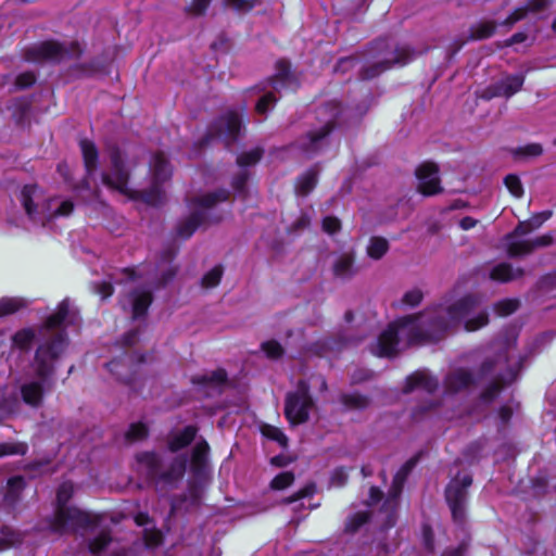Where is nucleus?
I'll return each instance as SVG.
<instances>
[{"instance_id": "1", "label": "nucleus", "mask_w": 556, "mask_h": 556, "mask_svg": "<svg viewBox=\"0 0 556 556\" xmlns=\"http://www.w3.org/2000/svg\"><path fill=\"white\" fill-rule=\"evenodd\" d=\"M109 170L101 173V181L105 187L132 200H141L149 205L156 206L164 202L165 193L160 185L172 175L169 163L164 153L157 152L152 156L150 166L154 181L148 190H132L128 187L130 169L126 165L123 151L117 146L109 148Z\"/></svg>"}, {"instance_id": "2", "label": "nucleus", "mask_w": 556, "mask_h": 556, "mask_svg": "<svg viewBox=\"0 0 556 556\" xmlns=\"http://www.w3.org/2000/svg\"><path fill=\"white\" fill-rule=\"evenodd\" d=\"M67 344V333L65 330H60L37 346L31 363L37 380L26 382L20 389L22 401L29 407H40L46 392L53 388L56 362Z\"/></svg>"}, {"instance_id": "3", "label": "nucleus", "mask_w": 556, "mask_h": 556, "mask_svg": "<svg viewBox=\"0 0 556 556\" xmlns=\"http://www.w3.org/2000/svg\"><path fill=\"white\" fill-rule=\"evenodd\" d=\"M73 492V484L71 482H63L56 491V508L54 514L47 517L43 522L36 525L33 530L38 533L48 531L62 535L70 529L76 531L78 529L97 528L102 521L101 515L92 514L75 506H67Z\"/></svg>"}, {"instance_id": "4", "label": "nucleus", "mask_w": 556, "mask_h": 556, "mask_svg": "<svg viewBox=\"0 0 556 556\" xmlns=\"http://www.w3.org/2000/svg\"><path fill=\"white\" fill-rule=\"evenodd\" d=\"M419 52L406 43L388 39H377L364 52V65L358 71L361 80H371L394 66H404L412 62Z\"/></svg>"}, {"instance_id": "5", "label": "nucleus", "mask_w": 556, "mask_h": 556, "mask_svg": "<svg viewBox=\"0 0 556 556\" xmlns=\"http://www.w3.org/2000/svg\"><path fill=\"white\" fill-rule=\"evenodd\" d=\"M417 320L408 332V341L415 344L438 343L455 328L443 304L428 306L415 314Z\"/></svg>"}, {"instance_id": "6", "label": "nucleus", "mask_w": 556, "mask_h": 556, "mask_svg": "<svg viewBox=\"0 0 556 556\" xmlns=\"http://www.w3.org/2000/svg\"><path fill=\"white\" fill-rule=\"evenodd\" d=\"M138 464L146 468V479L157 492L173 489L182 479L187 469V456L178 455L162 471L163 460L156 452H141L136 455Z\"/></svg>"}, {"instance_id": "7", "label": "nucleus", "mask_w": 556, "mask_h": 556, "mask_svg": "<svg viewBox=\"0 0 556 556\" xmlns=\"http://www.w3.org/2000/svg\"><path fill=\"white\" fill-rule=\"evenodd\" d=\"M18 199L29 220L41 226H46L48 222L56 216H68L74 210L73 202L68 200L53 207L55 200L45 198L37 185L24 186Z\"/></svg>"}, {"instance_id": "8", "label": "nucleus", "mask_w": 556, "mask_h": 556, "mask_svg": "<svg viewBox=\"0 0 556 556\" xmlns=\"http://www.w3.org/2000/svg\"><path fill=\"white\" fill-rule=\"evenodd\" d=\"M344 114L341 104L337 101H329L323 104L317 110V116L324 125L307 132L305 136L299 138L295 146L308 157L315 155L329 144L328 137L333 128L344 122L342 116Z\"/></svg>"}, {"instance_id": "9", "label": "nucleus", "mask_w": 556, "mask_h": 556, "mask_svg": "<svg viewBox=\"0 0 556 556\" xmlns=\"http://www.w3.org/2000/svg\"><path fill=\"white\" fill-rule=\"evenodd\" d=\"M83 53L84 47L78 41L46 40L26 48L24 59L28 62L59 64L78 60Z\"/></svg>"}, {"instance_id": "10", "label": "nucleus", "mask_w": 556, "mask_h": 556, "mask_svg": "<svg viewBox=\"0 0 556 556\" xmlns=\"http://www.w3.org/2000/svg\"><path fill=\"white\" fill-rule=\"evenodd\" d=\"M229 197V191L219 189L193 199V210L189 217L182 219L177 225V235L181 240L189 239L195 229L207 223L208 211L218 202L226 201Z\"/></svg>"}, {"instance_id": "11", "label": "nucleus", "mask_w": 556, "mask_h": 556, "mask_svg": "<svg viewBox=\"0 0 556 556\" xmlns=\"http://www.w3.org/2000/svg\"><path fill=\"white\" fill-rule=\"evenodd\" d=\"M421 454L422 452L420 451L407 459L395 472L392 479L391 486L381 506V510L387 513V518L383 522V528L387 530L393 528L396 525L399 502L404 489V484L413 469L420 460Z\"/></svg>"}, {"instance_id": "12", "label": "nucleus", "mask_w": 556, "mask_h": 556, "mask_svg": "<svg viewBox=\"0 0 556 556\" xmlns=\"http://www.w3.org/2000/svg\"><path fill=\"white\" fill-rule=\"evenodd\" d=\"M314 404L309 383L305 379H300L295 391L286 395L285 417L292 426L305 424Z\"/></svg>"}, {"instance_id": "13", "label": "nucleus", "mask_w": 556, "mask_h": 556, "mask_svg": "<svg viewBox=\"0 0 556 556\" xmlns=\"http://www.w3.org/2000/svg\"><path fill=\"white\" fill-rule=\"evenodd\" d=\"M471 484L472 477L466 473L453 478L445 488V501L450 507L452 519L460 527L466 523V503Z\"/></svg>"}, {"instance_id": "14", "label": "nucleus", "mask_w": 556, "mask_h": 556, "mask_svg": "<svg viewBox=\"0 0 556 556\" xmlns=\"http://www.w3.org/2000/svg\"><path fill=\"white\" fill-rule=\"evenodd\" d=\"M241 119L235 112H228L225 115L216 118L208 127L206 135L203 137L201 143L208 144L214 138L223 139L226 147L229 148L233 143L240 132Z\"/></svg>"}, {"instance_id": "15", "label": "nucleus", "mask_w": 556, "mask_h": 556, "mask_svg": "<svg viewBox=\"0 0 556 556\" xmlns=\"http://www.w3.org/2000/svg\"><path fill=\"white\" fill-rule=\"evenodd\" d=\"M416 315H405L396 318L378 337V355L380 357H392L397 353L399 331L414 325Z\"/></svg>"}, {"instance_id": "16", "label": "nucleus", "mask_w": 556, "mask_h": 556, "mask_svg": "<svg viewBox=\"0 0 556 556\" xmlns=\"http://www.w3.org/2000/svg\"><path fill=\"white\" fill-rule=\"evenodd\" d=\"M79 146L86 174L85 177L75 186V189L78 191H92L93 195L98 197L100 189L98 185L92 188L90 180L94 178L99 167V151L96 144L88 139L80 140Z\"/></svg>"}, {"instance_id": "17", "label": "nucleus", "mask_w": 556, "mask_h": 556, "mask_svg": "<svg viewBox=\"0 0 556 556\" xmlns=\"http://www.w3.org/2000/svg\"><path fill=\"white\" fill-rule=\"evenodd\" d=\"M523 83L522 74L507 75L482 89L479 97L486 101L497 97L510 98L522 88Z\"/></svg>"}, {"instance_id": "18", "label": "nucleus", "mask_w": 556, "mask_h": 556, "mask_svg": "<svg viewBox=\"0 0 556 556\" xmlns=\"http://www.w3.org/2000/svg\"><path fill=\"white\" fill-rule=\"evenodd\" d=\"M482 299L479 294L468 293L445 307V313L456 328L462 321H465L471 313L479 308Z\"/></svg>"}, {"instance_id": "19", "label": "nucleus", "mask_w": 556, "mask_h": 556, "mask_svg": "<svg viewBox=\"0 0 556 556\" xmlns=\"http://www.w3.org/2000/svg\"><path fill=\"white\" fill-rule=\"evenodd\" d=\"M416 176L419 180L418 191L424 195H434L443 191L440 185L439 167L437 164L426 162L416 168Z\"/></svg>"}, {"instance_id": "20", "label": "nucleus", "mask_w": 556, "mask_h": 556, "mask_svg": "<svg viewBox=\"0 0 556 556\" xmlns=\"http://www.w3.org/2000/svg\"><path fill=\"white\" fill-rule=\"evenodd\" d=\"M517 378V371L506 366L505 372L496 374L480 393V400L485 403L493 402L498 394Z\"/></svg>"}, {"instance_id": "21", "label": "nucleus", "mask_w": 556, "mask_h": 556, "mask_svg": "<svg viewBox=\"0 0 556 556\" xmlns=\"http://www.w3.org/2000/svg\"><path fill=\"white\" fill-rule=\"evenodd\" d=\"M439 386L440 383L437 377L430 375L427 370L419 369L406 377L403 393L409 394L416 389H422L429 394H434Z\"/></svg>"}, {"instance_id": "22", "label": "nucleus", "mask_w": 556, "mask_h": 556, "mask_svg": "<svg viewBox=\"0 0 556 556\" xmlns=\"http://www.w3.org/2000/svg\"><path fill=\"white\" fill-rule=\"evenodd\" d=\"M75 313L71 311V303L68 299L62 300L54 313L49 315L43 324V330H54L61 328L63 325H73L75 320Z\"/></svg>"}, {"instance_id": "23", "label": "nucleus", "mask_w": 556, "mask_h": 556, "mask_svg": "<svg viewBox=\"0 0 556 556\" xmlns=\"http://www.w3.org/2000/svg\"><path fill=\"white\" fill-rule=\"evenodd\" d=\"M475 376L467 369L458 368L450 372L444 379L446 393L455 394L476 384Z\"/></svg>"}, {"instance_id": "24", "label": "nucleus", "mask_w": 556, "mask_h": 556, "mask_svg": "<svg viewBox=\"0 0 556 556\" xmlns=\"http://www.w3.org/2000/svg\"><path fill=\"white\" fill-rule=\"evenodd\" d=\"M190 382L199 390L217 389L228 382V374L226 369L217 368L211 372L192 376Z\"/></svg>"}, {"instance_id": "25", "label": "nucleus", "mask_w": 556, "mask_h": 556, "mask_svg": "<svg viewBox=\"0 0 556 556\" xmlns=\"http://www.w3.org/2000/svg\"><path fill=\"white\" fill-rule=\"evenodd\" d=\"M508 358L506 353H498L494 356L485 357L479 365L475 378L477 383L486 379H493L498 372H505L500 370V365H507Z\"/></svg>"}, {"instance_id": "26", "label": "nucleus", "mask_w": 556, "mask_h": 556, "mask_svg": "<svg viewBox=\"0 0 556 556\" xmlns=\"http://www.w3.org/2000/svg\"><path fill=\"white\" fill-rule=\"evenodd\" d=\"M332 274L336 279L342 281L352 279L357 274L355 253L350 251L337 256L332 264Z\"/></svg>"}, {"instance_id": "27", "label": "nucleus", "mask_w": 556, "mask_h": 556, "mask_svg": "<svg viewBox=\"0 0 556 556\" xmlns=\"http://www.w3.org/2000/svg\"><path fill=\"white\" fill-rule=\"evenodd\" d=\"M131 299V319L140 320L147 317L154 296L150 290H134L129 293Z\"/></svg>"}, {"instance_id": "28", "label": "nucleus", "mask_w": 556, "mask_h": 556, "mask_svg": "<svg viewBox=\"0 0 556 556\" xmlns=\"http://www.w3.org/2000/svg\"><path fill=\"white\" fill-rule=\"evenodd\" d=\"M551 0H529L523 7L517 8L503 23V26H513L523 20L528 14H536L549 8Z\"/></svg>"}, {"instance_id": "29", "label": "nucleus", "mask_w": 556, "mask_h": 556, "mask_svg": "<svg viewBox=\"0 0 556 556\" xmlns=\"http://www.w3.org/2000/svg\"><path fill=\"white\" fill-rule=\"evenodd\" d=\"M210 445L206 440H200L193 447L190 458V468L194 476L205 472L208 462Z\"/></svg>"}, {"instance_id": "30", "label": "nucleus", "mask_w": 556, "mask_h": 556, "mask_svg": "<svg viewBox=\"0 0 556 556\" xmlns=\"http://www.w3.org/2000/svg\"><path fill=\"white\" fill-rule=\"evenodd\" d=\"M198 431L199 429L194 425L184 427L182 430L169 437L167 441V448L172 453H177L188 447L194 441Z\"/></svg>"}, {"instance_id": "31", "label": "nucleus", "mask_w": 556, "mask_h": 556, "mask_svg": "<svg viewBox=\"0 0 556 556\" xmlns=\"http://www.w3.org/2000/svg\"><path fill=\"white\" fill-rule=\"evenodd\" d=\"M523 274L525 270L522 268H514L510 264L504 262L492 268L490 271V278L498 282H509L522 277Z\"/></svg>"}, {"instance_id": "32", "label": "nucleus", "mask_w": 556, "mask_h": 556, "mask_svg": "<svg viewBox=\"0 0 556 556\" xmlns=\"http://www.w3.org/2000/svg\"><path fill=\"white\" fill-rule=\"evenodd\" d=\"M290 80V63L287 60H279L276 63V74L269 77L266 85L274 91H279Z\"/></svg>"}, {"instance_id": "33", "label": "nucleus", "mask_w": 556, "mask_h": 556, "mask_svg": "<svg viewBox=\"0 0 556 556\" xmlns=\"http://www.w3.org/2000/svg\"><path fill=\"white\" fill-rule=\"evenodd\" d=\"M113 541L112 533L109 529L100 531L94 538L87 543L88 552L93 556H99L108 549Z\"/></svg>"}, {"instance_id": "34", "label": "nucleus", "mask_w": 556, "mask_h": 556, "mask_svg": "<svg viewBox=\"0 0 556 556\" xmlns=\"http://www.w3.org/2000/svg\"><path fill=\"white\" fill-rule=\"evenodd\" d=\"M370 397L358 392L342 393L340 395V403L351 410H364L370 405Z\"/></svg>"}, {"instance_id": "35", "label": "nucleus", "mask_w": 556, "mask_h": 556, "mask_svg": "<svg viewBox=\"0 0 556 556\" xmlns=\"http://www.w3.org/2000/svg\"><path fill=\"white\" fill-rule=\"evenodd\" d=\"M552 216L551 211L541 212L534 214L531 218L525 222H520L515 229V235L521 237L530 233L534 229L539 228L545 220Z\"/></svg>"}, {"instance_id": "36", "label": "nucleus", "mask_w": 556, "mask_h": 556, "mask_svg": "<svg viewBox=\"0 0 556 556\" xmlns=\"http://www.w3.org/2000/svg\"><path fill=\"white\" fill-rule=\"evenodd\" d=\"M108 370L116 377L117 380L124 382L127 386L135 383V372L124 375L123 369L126 367L125 357H116L105 364Z\"/></svg>"}, {"instance_id": "37", "label": "nucleus", "mask_w": 556, "mask_h": 556, "mask_svg": "<svg viewBox=\"0 0 556 556\" xmlns=\"http://www.w3.org/2000/svg\"><path fill=\"white\" fill-rule=\"evenodd\" d=\"M371 517L372 513L370 510H359L350 515L344 523V531L351 534L356 533L371 520Z\"/></svg>"}, {"instance_id": "38", "label": "nucleus", "mask_w": 556, "mask_h": 556, "mask_svg": "<svg viewBox=\"0 0 556 556\" xmlns=\"http://www.w3.org/2000/svg\"><path fill=\"white\" fill-rule=\"evenodd\" d=\"M496 23L493 21H481L469 29L467 40H483L494 35Z\"/></svg>"}, {"instance_id": "39", "label": "nucleus", "mask_w": 556, "mask_h": 556, "mask_svg": "<svg viewBox=\"0 0 556 556\" xmlns=\"http://www.w3.org/2000/svg\"><path fill=\"white\" fill-rule=\"evenodd\" d=\"M36 338V332L33 328H23L17 330L12 336V345L21 351L27 352L30 350L31 344Z\"/></svg>"}, {"instance_id": "40", "label": "nucleus", "mask_w": 556, "mask_h": 556, "mask_svg": "<svg viewBox=\"0 0 556 556\" xmlns=\"http://www.w3.org/2000/svg\"><path fill=\"white\" fill-rule=\"evenodd\" d=\"M510 154L516 161H528L543 154V147L540 143H529L523 147L510 149Z\"/></svg>"}, {"instance_id": "41", "label": "nucleus", "mask_w": 556, "mask_h": 556, "mask_svg": "<svg viewBox=\"0 0 556 556\" xmlns=\"http://www.w3.org/2000/svg\"><path fill=\"white\" fill-rule=\"evenodd\" d=\"M318 172L316 169H308L298 178L295 191L300 195H307L317 184Z\"/></svg>"}, {"instance_id": "42", "label": "nucleus", "mask_w": 556, "mask_h": 556, "mask_svg": "<svg viewBox=\"0 0 556 556\" xmlns=\"http://www.w3.org/2000/svg\"><path fill=\"white\" fill-rule=\"evenodd\" d=\"M315 211L312 206L303 208L296 219L288 227L289 233H300L308 228Z\"/></svg>"}, {"instance_id": "43", "label": "nucleus", "mask_w": 556, "mask_h": 556, "mask_svg": "<svg viewBox=\"0 0 556 556\" xmlns=\"http://www.w3.org/2000/svg\"><path fill=\"white\" fill-rule=\"evenodd\" d=\"M25 486L26 482L23 476H13L9 478L7 482V492L4 498L7 501L16 502Z\"/></svg>"}, {"instance_id": "44", "label": "nucleus", "mask_w": 556, "mask_h": 556, "mask_svg": "<svg viewBox=\"0 0 556 556\" xmlns=\"http://www.w3.org/2000/svg\"><path fill=\"white\" fill-rule=\"evenodd\" d=\"M27 305L28 302L23 298H2L0 299V317L12 315Z\"/></svg>"}, {"instance_id": "45", "label": "nucleus", "mask_w": 556, "mask_h": 556, "mask_svg": "<svg viewBox=\"0 0 556 556\" xmlns=\"http://www.w3.org/2000/svg\"><path fill=\"white\" fill-rule=\"evenodd\" d=\"M317 492V485L314 481L307 482L302 489L293 494L283 497L280 501L281 505H291L300 500L313 497Z\"/></svg>"}, {"instance_id": "46", "label": "nucleus", "mask_w": 556, "mask_h": 556, "mask_svg": "<svg viewBox=\"0 0 556 556\" xmlns=\"http://www.w3.org/2000/svg\"><path fill=\"white\" fill-rule=\"evenodd\" d=\"M224 266L222 264L215 265L212 269L205 273L201 279V287L205 289L216 288L223 278Z\"/></svg>"}, {"instance_id": "47", "label": "nucleus", "mask_w": 556, "mask_h": 556, "mask_svg": "<svg viewBox=\"0 0 556 556\" xmlns=\"http://www.w3.org/2000/svg\"><path fill=\"white\" fill-rule=\"evenodd\" d=\"M258 91H265V93L260 98L255 105V111L258 114L266 115L269 110H271L278 101V98L275 96L274 91H266L267 85L263 88L256 87Z\"/></svg>"}, {"instance_id": "48", "label": "nucleus", "mask_w": 556, "mask_h": 556, "mask_svg": "<svg viewBox=\"0 0 556 556\" xmlns=\"http://www.w3.org/2000/svg\"><path fill=\"white\" fill-rule=\"evenodd\" d=\"M490 321L489 311L486 308L479 311L477 315L471 318H467L464 321V328L468 332L477 331L485 327Z\"/></svg>"}, {"instance_id": "49", "label": "nucleus", "mask_w": 556, "mask_h": 556, "mask_svg": "<svg viewBox=\"0 0 556 556\" xmlns=\"http://www.w3.org/2000/svg\"><path fill=\"white\" fill-rule=\"evenodd\" d=\"M295 481V475L292 471H282L276 475L269 482L273 491H282L291 486Z\"/></svg>"}, {"instance_id": "50", "label": "nucleus", "mask_w": 556, "mask_h": 556, "mask_svg": "<svg viewBox=\"0 0 556 556\" xmlns=\"http://www.w3.org/2000/svg\"><path fill=\"white\" fill-rule=\"evenodd\" d=\"M520 305L518 299H503L493 304V311L502 317L514 314Z\"/></svg>"}, {"instance_id": "51", "label": "nucleus", "mask_w": 556, "mask_h": 556, "mask_svg": "<svg viewBox=\"0 0 556 556\" xmlns=\"http://www.w3.org/2000/svg\"><path fill=\"white\" fill-rule=\"evenodd\" d=\"M485 447V440L479 439L470 442L464 450V457L470 463H477L481 458V453Z\"/></svg>"}, {"instance_id": "52", "label": "nucleus", "mask_w": 556, "mask_h": 556, "mask_svg": "<svg viewBox=\"0 0 556 556\" xmlns=\"http://www.w3.org/2000/svg\"><path fill=\"white\" fill-rule=\"evenodd\" d=\"M261 349L266 357L271 361L280 359L285 355L283 346L275 339L263 342Z\"/></svg>"}, {"instance_id": "53", "label": "nucleus", "mask_w": 556, "mask_h": 556, "mask_svg": "<svg viewBox=\"0 0 556 556\" xmlns=\"http://www.w3.org/2000/svg\"><path fill=\"white\" fill-rule=\"evenodd\" d=\"M264 150L255 148L251 151L243 152L237 157V164L240 167L253 166L263 157Z\"/></svg>"}, {"instance_id": "54", "label": "nucleus", "mask_w": 556, "mask_h": 556, "mask_svg": "<svg viewBox=\"0 0 556 556\" xmlns=\"http://www.w3.org/2000/svg\"><path fill=\"white\" fill-rule=\"evenodd\" d=\"M143 543L147 548H156L164 543V534L160 529H144Z\"/></svg>"}, {"instance_id": "55", "label": "nucleus", "mask_w": 556, "mask_h": 556, "mask_svg": "<svg viewBox=\"0 0 556 556\" xmlns=\"http://www.w3.org/2000/svg\"><path fill=\"white\" fill-rule=\"evenodd\" d=\"M149 434L148 427L142 422H134L129 426L125 438L129 442L141 441Z\"/></svg>"}, {"instance_id": "56", "label": "nucleus", "mask_w": 556, "mask_h": 556, "mask_svg": "<svg viewBox=\"0 0 556 556\" xmlns=\"http://www.w3.org/2000/svg\"><path fill=\"white\" fill-rule=\"evenodd\" d=\"M348 343V340L342 336L328 337L317 342V345L323 351H341Z\"/></svg>"}, {"instance_id": "57", "label": "nucleus", "mask_w": 556, "mask_h": 556, "mask_svg": "<svg viewBox=\"0 0 556 556\" xmlns=\"http://www.w3.org/2000/svg\"><path fill=\"white\" fill-rule=\"evenodd\" d=\"M262 432L267 439L276 441L280 446H282V447L288 446V442H289L288 437L279 428H277L275 426L266 425L263 428Z\"/></svg>"}, {"instance_id": "58", "label": "nucleus", "mask_w": 556, "mask_h": 556, "mask_svg": "<svg viewBox=\"0 0 556 556\" xmlns=\"http://www.w3.org/2000/svg\"><path fill=\"white\" fill-rule=\"evenodd\" d=\"M261 1L262 0H225V4L239 13H247L260 4Z\"/></svg>"}, {"instance_id": "59", "label": "nucleus", "mask_w": 556, "mask_h": 556, "mask_svg": "<svg viewBox=\"0 0 556 556\" xmlns=\"http://www.w3.org/2000/svg\"><path fill=\"white\" fill-rule=\"evenodd\" d=\"M0 533H1V538L7 543H10V548L23 543V540H24L23 535L18 531L12 529L9 526H2L0 529Z\"/></svg>"}, {"instance_id": "60", "label": "nucleus", "mask_w": 556, "mask_h": 556, "mask_svg": "<svg viewBox=\"0 0 556 556\" xmlns=\"http://www.w3.org/2000/svg\"><path fill=\"white\" fill-rule=\"evenodd\" d=\"M212 0H192V2L185 8V13L191 16H202L205 14Z\"/></svg>"}, {"instance_id": "61", "label": "nucleus", "mask_w": 556, "mask_h": 556, "mask_svg": "<svg viewBox=\"0 0 556 556\" xmlns=\"http://www.w3.org/2000/svg\"><path fill=\"white\" fill-rule=\"evenodd\" d=\"M27 446L22 443H0V457L25 455Z\"/></svg>"}, {"instance_id": "62", "label": "nucleus", "mask_w": 556, "mask_h": 556, "mask_svg": "<svg viewBox=\"0 0 556 556\" xmlns=\"http://www.w3.org/2000/svg\"><path fill=\"white\" fill-rule=\"evenodd\" d=\"M505 186L509 192L516 198H521L523 194V187L521 180L517 175H507L504 179Z\"/></svg>"}, {"instance_id": "63", "label": "nucleus", "mask_w": 556, "mask_h": 556, "mask_svg": "<svg viewBox=\"0 0 556 556\" xmlns=\"http://www.w3.org/2000/svg\"><path fill=\"white\" fill-rule=\"evenodd\" d=\"M424 299V293L420 289H413L404 293L402 303L409 307L418 306Z\"/></svg>"}, {"instance_id": "64", "label": "nucleus", "mask_w": 556, "mask_h": 556, "mask_svg": "<svg viewBox=\"0 0 556 556\" xmlns=\"http://www.w3.org/2000/svg\"><path fill=\"white\" fill-rule=\"evenodd\" d=\"M250 177V173L247 169L240 170L232 178L231 186L240 194H245L247 181Z\"/></svg>"}]
</instances>
